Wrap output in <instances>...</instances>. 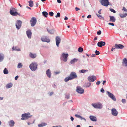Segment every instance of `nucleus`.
<instances>
[{"mask_svg": "<svg viewBox=\"0 0 127 127\" xmlns=\"http://www.w3.org/2000/svg\"><path fill=\"white\" fill-rule=\"evenodd\" d=\"M77 77L76 73L74 72H71L69 76L66 78L64 80V81L67 82L69 80H71L73 79L76 78Z\"/></svg>", "mask_w": 127, "mask_h": 127, "instance_id": "obj_1", "label": "nucleus"}, {"mask_svg": "<svg viewBox=\"0 0 127 127\" xmlns=\"http://www.w3.org/2000/svg\"><path fill=\"white\" fill-rule=\"evenodd\" d=\"M17 10L15 8L12 7L10 9V14L12 16H16L17 15L19 16H21V14L17 12Z\"/></svg>", "mask_w": 127, "mask_h": 127, "instance_id": "obj_2", "label": "nucleus"}, {"mask_svg": "<svg viewBox=\"0 0 127 127\" xmlns=\"http://www.w3.org/2000/svg\"><path fill=\"white\" fill-rule=\"evenodd\" d=\"M37 66V64L35 62H32L30 65L29 67L30 69L32 71H34L36 69Z\"/></svg>", "mask_w": 127, "mask_h": 127, "instance_id": "obj_3", "label": "nucleus"}, {"mask_svg": "<svg viewBox=\"0 0 127 127\" xmlns=\"http://www.w3.org/2000/svg\"><path fill=\"white\" fill-rule=\"evenodd\" d=\"M30 113H25L22 114V118L21 119L22 120H25L30 118L31 116L30 115Z\"/></svg>", "mask_w": 127, "mask_h": 127, "instance_id": "obj_4", "label": "nucleus"}, {"mask_svg": "<svg viewBox=\"0 0 127 127\" xmlns=\"http://www.w3.org/2000/svg\"><path fill=\"white\" fill-rule=\"evenodd\" d=\"M99 1L101 4L103 6L107 7L109 5L108 0H100Z\"/></svg>", "mask_w": 127, "mask_h": 127, "instance_id": "obj_5", "label": "nucleus"}, {"mask_svg": "<svg viewBox=\"0 0 127 127\" xmlns=\"http://www.w3.org/2000/svg\"><path fill=\"white\" fill-rule=\"evenodd\" d=\"M92 105L95 108L97 109H101L102 106V104L99 102L92 103Z\"/></svg>", "mask_w": 127, "mask_h": 127, "instance_id": "obj_6", "label": "nucleus"}, {"mask_svg": "<svg viewBox=\"0 0 127 127\" xmlns=\"http://www.w3.org/2000/svg\"><path fill=\"white\" fill-rule=\"evenodd\" d=\"M37 20L34 17H32L30 21L31 25L32 27H33L36 24Z\"/></svg>", "mask_w": 127, "mask_h": 127, "instance_id": "obj_7", "label": "nucleus"}, {"mask_svg": "<svg viewBox=\"0 0 127 127\" xmlns=\"http://www.w3.org/2000/svg\"><path fill=\"white\" fill-rule=\"evenodd\" d=\"M106 93L109 97L111 98L113 100L115 101H116L115 96L112 94L107 91L106 92Z\"/></svg>", "mask_w": 127, "mask_h": 127, "instance_id": "obj_8", "label": "nucleus"}, {"mask_svg": "<svg viewBox=\"0 0 127 127\" xmlns=\"http://www.w3.org/2000/svg\"><path fill=\"white\" fill-rule=\"evenodd\" d=\"M89 81L90 82H93L96 79V77L94 76H89L88 78Z\"/></svg>", "mask_w": 127, "mask_h": 127, "instance_id": "obj_9", "label": "nucleus"}, {"mask_svg": "<svg viewBox=\"0 0 127 127\" xmlns=\"http://www.w3.org/2000/svg\"><path fill=\"white\" fill-rule=\"evenodd\" d=\"M22 22L20 20H18L16 22V26L17 29H19L21 26Z\"/></svg>", "mask_w": 127, "mask_h": 127, "instance_id": "obj_10", "label": "nucleus"}, {"mask_svg": "<svg viewBox=\"0 0 127 127\" xmlns=\"http://www.w3.org/2000/svg\"><path fill=\"white\" fill-rule=\"evenodd\" d=\"M112 114L114 116H116L118 114V112L115 108H113L111 109Z\"/></svg>", "mask_w": 127, "mask_h": 127, "instance_id": "obj_11", "label": "nucleus"}, {"mask_svg": "<svg viewBox=\"0 0 127 127\" xmlns=\"http://www.w3.org/2000/svg\"><path fill=\"white\" fill-rule=\"evenodd\" d=\"M61 39L60 37L59 36H56V44L57 46L58 47L59 44L60 43Z\"/></svg>", "mask_w": 127, "mask_h": 127, "instance_id": "obj_12", "label": "nucleus"}, {"mask_svg": "<svg viewBox=\"0 0 127 127\" xmlns=\"http://www.w3.org/2000/svg\"><path fill=\"white\" fill-rule=\"evenodd\" d=\"M77 92L78 93L82 94L84 93V90L80 87H77L76 89Z\"/></svg>", "mask_w": 127, "mask_h": 127, "instance_id": "obj_13", "label": "nucleus"}, {"mask_svg": "<svg viewBox=\"0 0 127 127\" xmlns=\"http://www.w3.org/2000/svg\"><path fill=\"white\" fill-rule=\"evenodd\" d=\"M115 47L116 48L122 49L124 47V46L122 45L119 44H116L115 45Z\"/></svg>", "mask_w": 127, "mask_h": 127, "instance_id": "obj_14", "label": "nucleus"}, {"mask_svg": "<svg viewBox=\"0 0 127 127\" xmlns=\"http://www.w3.org/2000/svg\"><path fill=\"white\" fill-rule=\"evenodd\" d=\"M105 45V43L104 42L100 41L97 43V46L100 47H102L103 46H104Z\"/></svg>", "mask_w": 127, "mask_h": 127, "instance_id": "obj_15", "label": "nucleus"}, {"mask_svg": "<svg viewBox=\"0 0 127 127\" xmlns=\"http://www.w3.org/2000/svg\"><path fill=\"white\" fill-rule=\"evenodd\" d=\"M12 51H20V49L18 46H13L12 48Z\"/></svg>", "mask_w": 127, "mask_h": 127, "instance_id": "obj_16", "label": "nucleus"}, {"mask_svg": "<svg viewBox=\"0 0 127 127\" xmlns=\"http://www.w3.org/2000/svg\"><path fill=\"white\" fill-rule=\"evenodd\" d=\"M41 40L43 42H50V39H49L45 37L41 38Z\"/></svg>", "mask_w": 127, "mask_h": 127, "instance_id": "obj_17", "label": "nucleus"}, {"mask_svg": "<svg viewBox=\"0 0 127 127\" xmlns=\"http://www.w3.org/2000/svg\"><path fill=\"white\" fill-rule=\"evenodd\" d=\"M46 73L47 76L48 77L50 78L51 76V73L49 69H48L46 71Z\"/></svg>", "mask_w": 127, "mask_h": 127, "instance_id": "obj_18", "label": "nucleus"}, {"mask_svg": "<svg viewBox=\"0 0 127 127\" xmlns=\"http://www.w3.org/2000/svg\"><path fill=\"white\" fill-rule=\"evenodd\" d=\"M26 33L29 38H31L32 36V32L31 31L28 30L26 32Z\"/></svg>", "mask_w": 127, "mask_h": 127, "instance_id": "obj_19", "label": "nucleus"}, {"mask_svg": "<svg viewBox=\"0 0 127 127\" xmlns=\"http://www.w3.org/2000/svg\"><path fill=\"white\" fill-rule=\"evenodd\" d=\"M110 18L109 21L110 22H115L116 21V19L113 16H109Z\"/></svg>", "mask_w": 127, "mask_h": 127, "instance_id": "obj_20", "label": "nucleus"}, {"mask_svg": "<svg viewBox=\"0 0 127 127\" xmlns=\"http://www.w3.org/2000/svg\"><path fill=\"white\" fill-rule=\"evenodd\" d=\"M89 117L91 120L93 121H96V118L95 116H91Z\"/></svg>", "mask_w": 127, "mask_h": 127, "instance_id": "obj_21", "label": "nucleus"}, {"mask_svg": "<svg viewBox=\"0 0 127 127\" xmlns=\"http://www.w3.org/2000/svg\"><path fill=\"white\" fill-rule=\"evenodd\" d=\"M123 64L125 66L127 67V60L126 58L123 59Z\"/></svg>", "mask_w": 127, "mask_h": 127, "instance_id": "obj_22", "label": "nucleus"}, {"mask_svg": "<svg viewBox=\"0 0 127 127\" xmlns=\"http://www.w3.org/2000/svg\"><path fill=\"white\" fill-rule=\"evenodd\" d=\"M9 125L10 127H12L14 126L15 123L13 121L11 120L9 121Z\"/></svg>", "mask_w": 127, "mask_h": 127, "instance_id": "obj_23", "label": "nucleus"}, {"mask_svg": "<svg viewBox=\"0 0 127 127\" xmlns=\"http://www.w3.org/2000/svg\"><path fill=\"white\" fill-rule=\"evenodd\" d=\"M68 56H62L61 59L64 62H66L67 60V57Z\"/></svg>", "mask_w": 127, "mask_h": 127, "instance_id": "obj_24", "label": "nucleus"}, {"mask_svg": "<svg viewBox=\"0 0 127 127\" xmlns=\"http://www.w3.org/2000/svg\"><path fill=\"white\" fill-rule=\"evenodd\" d=\"M119 16L121 18L125 17L127 16V13H126L124 14H120Z\"/></svg>", "mask_w": 127, "mask_h": 127, "instance_id": "obj_25", "label": "nucleus"}, {"mask_svg": "<svg viewBox=\"0 0 127 127\" xmlns=\"http://www.w3.org/2000/svg\"><path fill=\"white\" fill-rule=\"evenodd\" d=\"M12 86V84L11 83H10L6 85V88H9L11 87Z\"/></svg>", "mask_w": 127, "mask_h": 127, "instance_id": "obj_26", "label": "nucleus"}, {"mask_svg": "<svg viewBox=\"0 0 127 127\" xmlns=\"http://www.w3.org/2000/svg\"><path fill=\"white\" fill-rule=\"evenodd\" d=\"M43 15L45 17H47L48 15V13L46 11H43L42 13Z\"/></svg>", "mask_w": 127, "mask_h": 127, "instance_id": "obj_27", "label": "nucleus"}, {"mask_svg": "<svg viewBox=\"0 0 127 127\" xmlns=\"http://www.w3.org/2000/svg\"><path fill=\"white\" fill-rule=\"evenodd\" d=\"M29 3V5L31 7H32L33 6V1L32 0H30L28 1Z\"/></svg>", "mask_w": 127, "mask_h": 127, "instance_id": "obj_28", "label": "nucleus"}, {"mask_svg": "<svg viewBox=\"0 0 127 127\" xmlns=\"http://www.w3.org/2000/svg\"><path fill=\"white\" fill-rule=\"evenodd\" d=\"M46 124L44 123H42L38 125V127H42L46 125Z\"/></svg>", "mask_w": 127, "mask_h": 127, "instance_id": "obj_29", "label": "nucleus"}, {"mask_svg": "<svg viewBox=\"0 0 127 127\" xmlns=\"http://www.w3.org/2000/svg\"><path fill=\"white\" fill-rule=\"evenodd\" d=\"M88 71L87 70L82 69L80 70V72L81 73H84L86 72H87Z\"/></svg>", "mask_w": 127, "mask_h": 127, "instance_id": "obj_30", "label": "nucleus"}, {"mask_svg": "<svg viewBox=\"0 0 127 127\" xmlns=\"http://www.w3.org/2000/svg\"><path fill=\"white\" fill-rule=\"evenodd\" d=\"M96 15L99 19H101L104 20V18L102 17V16L101 15L97 14H96Z\"/></svg>", "mask_w": 127, "mask_h": 127, "instance_id": "obj_31", "label": "nucleus"}, {"mask_svg": "<svg viewBox=\"0 0 127 127\" xmlns=\"http://www.w3.org/2000/svg\"><path fill=\"white\" fill-rule=\"evenodd\" d=\"M3 73L4 74H7L8 73V71L6 68H5L3 70Z\"/></svg>", "mask_w": 127, "mask_h": 127, "instance_id": "obj_32", "label": "nucleus"}, {"mask_svg": "<svg viewBox=\"0 0 127 127\" xmlns=\"http://www.w3.org/2000/svg\"><path fill=\"white\" fill-rule=\"evenodd\" d=\"M75 116L77 118H79L81 119H83L84 120H85V118H82L81 116H80V115H77V114H75Z\"/></svg>", "mask_w": 127, "mask_h": 127, "instance_id": "obj_33", "label": "nucleus"}, {"mask_svg": "<svg viewBox=\"0 0 127 127\" xmlns=\"http://www.w3.org/2000/svg\"><path fill=\"white\" fill-rule=\"evenodd\" d=\"M77 61V60L76 59H74L73 60H71L70 61V63L71 64H73L75 62Z\"/></svg>", "mask_w": 127, "mask_h": 127, "instance_id": "obj_34", "label": "nucleus"}, {"mask_svg": "<svg viewBox=\"0 0 127 127\" xmlns=\"http://www.w3.org/2000/svg\"><path fill=\"white\" fill-rule=\"evenodd\" d=\"M78 51L79 52L82 53L83 51V49L81 47H79L78 48Z\"/></svg>", "mask_w": 127, "mask_h": 127, "instance_id": "obj_35", "label": "nucleus"}, {"mask_svg": "<svg viewBox=\"0 0 127 127\" xmlns=\"http://www.w3.org/2000/svg\"><path fill=\"white\" fill-rule=\"evenodd\" d=\"M91 83H88L86 84V86L87 87H89L91 85Z\"/></svg>", "mask_w": 127, "mask_h": 127, "instance_id": "obj_36", "label": "nucleus"}, {"mask_svg": "<svg viewBox=\"0 0 127 127\" xmlns=\"http://www.w3.org/2000/svg\"><path fill=\"white\" fill-rule=\"evenodd\" d=\"M22 64L21 63H20L18 64L17 67L18 68H19L22 67Z\"/></svg>", "mask_w": 127, "mask_h": 127, "instance_id": "obj_37", "label": "nucleus"}, {"mask_svg": "<svg viewBox=\"0 0 127 127\" xmlns=\"http://www.w3.org/2000/svg\"><path fill=\"white\" fill-rule=\"evenodd\" d=\"M95 53L96 55H98L100 53L98 51L96 50Z\"/></svg>", "mask_w": 127, "mask_h": 127, "instance_id": "obj_38", "label": "nucleus"}, {"mask_svg": "<svg viewBox=\"0 0 127 127\" xmlns=\"http://www.w3.org/2000/svg\"><path fill=\"white\" fill-rule=\"evenodd\" d=\"M60 13L59 12L57 13V15L55 16L56 18H57L58 17H60Z\"/></svg>", "mask_w": 127, "mask_h": 127, "instance_id": "obj_39", "label": "nucleus"}, {"mask_svg": "<svg viewBox=\"0 0 127 127\" xmlns=\"http://www.w3.org/2000/svg\"><path fill=\"white\" fill-rule=\"evenodd\" d=\"M49 14L51 16H52L53 15L54 13L52 12H50Z\"/></svg>", "mask_w": 127, "mask_h": 127, "instance_id": "obj_40", "label": "nucleus"}, {"mask_svg": "<svg viewBox=\"0 0 127 127\" xmlns=\"http://www.w3.org/2000/svg\"><path fill=\"white\" fill-rule=\"evenodd\" d=\"M101 32L100 30H99L97 32V34L98 35H100L101 34Z\"/></svg>", "mask_w": 127, "mask_h": 127, "instance_id": "obj_41", "label": "nucleus"}, {"mask_svg": "<svg viewBox=\"0 0 127 127\" xmlns=\"http://www.w3.org/2000/svg\"><path fill=\"white\" fill-rule=\"evenodd\" d=\"M122 10L124 11L127 12V9H126L125 7H123Z\"/></svg>", "mask_w": 127, "mask_h": 127, "instance_id": "obj_42", "label": "nucleus"}, {"mask_svg": "<svg viewBox=\"0 0 127 127\" xmlns=\"http://www.w3.org/2000/svg\"><path fill=\"white\" fill-rule=\"evenodd\" d=\"M110 11L114 13H116V11L113 9H110Z\"/></svg>", "mask_w": 127, "mask_h": 127, "instance_id": "obj_43", "label": "nucleus"}, {"mask_svg": "<svg viewBox=\"0 0 127 127\" xmlns=\"http://www.w3.org/2000/svg\"><path fill=\"white\" fill-rule=\"evenodd\" d=\"M3 56H0V61H2L3 60Z\"/></svg>", "mask_w": 127, "mask_h": 127, "instance_id": "obj_44", "label": "nucleus"}, {"mask_svg": "<svg viewBox=\"0 0 127 127\" xmlns=\"http://www.w3.org/2000/svg\"><path fill=\"white\" fill-rule=\"evenodd\" d=\"M108 24L109 25H111L112 26H114V24L113 23H109Z\"/></svg>", "mask_w": 127, "mask_h": 127, "instance_id": "obj_45", "label": "nucleus"}, {"mask_svg": "<svg viewBox=\"0 0 127 127\" xmlns=\"http://www.w3.org/2000/svg\"><path fill=\"white\" fill-rule=\"evenodd\" d=\"M100 91L102 93H104V90L103 88H102L100 90Z\"/></svg>", "mask_w": 127, "mask_h": 127, "instance_id": "obj_46", "label": "nucleus"}, {"mask_svg": "<svg viewBox=\"0 0 127 127\" xmlns=\"http://www.w3.org/2000/svg\"><path fill=\"white\" fill-rule=\"evenodd\" d=\"M68 54H65L64 53H63L62 55V56H68Z\"/></svg>", "mask_w": 127, "mask_h": 127, "instance_id": "obj_47", "label": "nucleus"}, {"mask_svg": "<svg viewBox=\"0 0 127 127\" xmlns=\"http://www.w3.org/2000/svg\"><path fill=\"white\" fill-rule=\"evenodd\" d=\"M122 102L123 103H125L126 102V100L125 99H122Z\"/></svg>", "mask_w": 127, "mask_h": 127, "instance_id": "obj_48", "label": "nucleus"}, {"mask_svg": "<svg viewBox=\"0 0 127 127\" xmlns=\"http://www.w3.org/2000/svg\"><path fill=\"white\" fill-rule=\"evenodd\" d=\"M36 55V54H33L32 53H30V56H35Z\"/></svg>", "mask_w": 127, "mask_h": 127, "instance_id": "obj_49", "label": "nucleus"}, {"mask_svg": "<svg viewBox=\"0 0 127 127\" xmlns=\"http://www.w3.org/2000/svg\"><path fill=\"white\" fill-rule=\"evenodd\" d=\"M75 9L76 11H77L79 10H80V9L78 8L77 7H75Z\"/></svg>", "mask_w": 127, "mask_h": 127, "instance_id": "obj_50", "label": "nucleus"}, {"mask_svg": "<svg viewBox=\"0 0 127 127\" xmlns=\"http://www.w3.org/2000/svg\"><path fill=\"white\" fill-rule=\"evenodd\" d=\"M19 76H16L15 78V79L16 80H17Z\"/></svg>", "mask_w": 127, "mask_h": 127, "instance_id": "obj_51", "label": "nucleus"}, {"mask_svg": "<svg viewBox=\"0 0 127 127\" xmlns=\"http://www.w3.org/2000/svg\"><path fill=\"white\" fill-rule=\"evenodd\" d=\"M70 119H71V121H73L74 120V119L72 117V116L71 117Z\"/></svg>", "mask_w": 127, "mask_h": 127, "instance_id": "obj_52", "label": "nucleus"}, {"mask_svg": "<svg viewBox=\"0 0 127 127\" xmlns=\"http://www.w3.org/2000/svg\"><path fill=\"white\" fill-rule=\"evenodd\" d=\"M35 4L36 5V7H38V6L39 5L38 3L37 2H35Z\"/></svg>", "mask_w": 127, "mask_h": 127, "instance_id": "obj_53", "label": "nucleus"}, {"mask_svg": "<svg viewBox=\"0 0 127 127\" xmlns=\"http://www.w3.org/2000/svg\"><path fill=\"white\" fill-rule=\"evenodd\" d=\"M102 9H100V10H99L98 12V13L99 14H101V10Z\"/></svg>", "mask_w": 127, "mask_h": 127, "instance_id": "obj_54", "label": "nucleus"}, {"mask_svg": "<svg viewBox=\"0 0 127 127\" xmlns=\"http://www.w3.org/2000/svg\"><path fill=\"white\" fill-rule=\"evenodd\" d=\"M100 83V81H97L96 83V84L97 85H99Z\"/></svg>", "mask_w": 127, "mask_h": 127, "instance_id": "obj_55", "label": "nucleus"}, {"mask_svg": "<svg viewBox=\"0 0 127 127\" xmlns=\"http://www.w3.org/2000/svg\"><path fill=\"white\" fill-rule=\"evenodd\" d=\"M57 2L59 3H60L61 2L60 0H57Z\"/></svg>", "mask_w": 127, "mask_h": 127, "instance_id": "obj_56", "label": "nucleus"}, {"mask_svg": "<svg viewBox=\"0 0 127 127\" xmlns=\"http://www.w3.org/2000/svg\"><path fill=\"white\" fill-rule=\"evenodd\" d=\"M91 16L90 15H89L87 17V18H91Z\"/></svg>", "mask_w": 127, "mask_h": 127, "instance_id": "obj_57", "label": "nucleus"}, {"mask_svg": "<svg viewBox=\"0 0 127 127\" xmlns=\"http://www.w3.org/2000/svg\"><path fill=\"white\" fill-rule=\"evenodd\" d=\"M64 19L65 20H67L68 19V18L66 16H65Z\"/></svg>", "mask_w": 127, "mask_h": 127, "instance_id": "obj_58", "label": "nucleus"}, {"mask_svg": "<svg viewBox=\"0 0 127 127\" xmlns=\"http://www.w3.org/2000/svg\"><path fill=\"white\" fill-rule=\"evenodd\" d=\"M36 56H31V57L32 58H35Z\"/></svg>", "mask_w": 127, "mask_h": 127, "instance_id": "obj_59", "label": "nucleus"}, {"mask_svg": "<svg viewBox=\"0 0 127 127\" xmlns=\"http://www.w3.org/2000/svg\"><path fill=\"white\" fill-rule=\"evenodd\" d=\"M115 48H112L111 49V51H112L113 50L115 49Z\"/></svg>", "mask_w": 127, "mask_h": 127, "instance_id": "obj_60", "label": "nucleus"}, {"mask_svg": "<svg viewBox=\"0 0 127 127\" xmlns=\"http://www.w3.org/2000/svg\"><path fill=\"white\" fill-rule=\"evenodd\" d=\"M66 98L67 99L69 98V95H67V96H66Z\"/></svg>", "mask_w": 127, "mask_h": 127, "instance_id": "obj_61", "label": "nucleus"}, {"mask_svg": "<svg viewBox=\"0 0 127 127\" xmlns=\"http://www.w3.org/2000/svg\"><path fill=\"white\" fill-rule=\"evenodd\" d=\"M53 94V92H52L51 93H50V95L51 96L52 94Z\"/></svg>", "mask_w": 127, "mask_h": 127, "instance_id": "obj_62", "label": "nucleus"}, {"mask_svg": "<svg viewBox=\"0 0 127 127\" xmlns=\"http://www.w3.org/2000/svg\"><path fill=\"white\" fill-rule=\"evenodd\" d=\"M97 39V38L96 37H95L94 39V40H96Z\"/></svg>", "mask_w": 127, "mask_h": 127, "instance_id": "obj_63", "label": "nucleus"}, {"mask_svg": "<svg viewBox=\"0 0 127 127\" xmlns=\"http://www.w3.org/2000/svg\"><path fill=\"white\" fill-rule=\"evenodd\" d=\"M106 82V81H104L103 82L102 84L103 85H104L105 83Z\"/></svg>", "mask_w": 127, "mask_h": 127, "instance_id": "obj_64", "label": "nucleus"}]
</instances>
